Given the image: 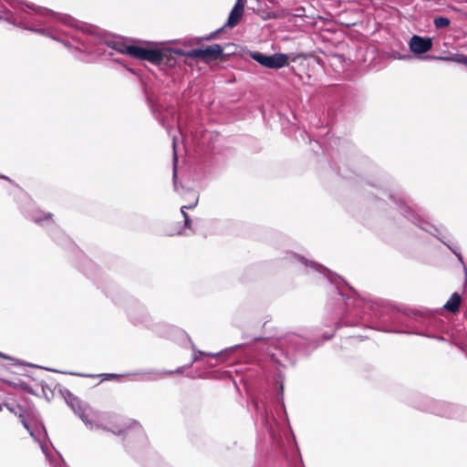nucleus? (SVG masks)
Segmentation results:
<instances>
[{"label": "nucleus", "mask_w": 467, "mask_h": 467, "mask_svg": "<svg viewBox=\"0 0 467 467\" xmlns=\"http://www.w3.org/2000/svg\"><path fill=\"white\" fill-rule=\"evenodd\" d=\"M434 25L437 28L447 27L450 25V20L444 16H439L434 19Z\"/></svg>", "instance_id": "8"}, {"label": "nucleus", "mask_w": 467, "mask_h": 467, "mask_svg": "<svg viewBox=\"0 0 467 467\" xmlns=\"http://www.w3.org/2000/svg\"><path fill=\"white\" fill-rule=\"evenodd\" d=\"M432 47L431 38L413 36L410 40V48L415 54H423L430 51Z\"/></svg>", "instance_id": "4"}, {"label": "nucleus", "mask_w": 467, "mask_h": 467, "mask_svg": "<svg viewBox=\"0 0 467 467\" xmlns=\"http://www.w3.org/2000/svg\"><path fill=\"white\" fill-rule=\"evenodd\" d=\"M112 432L116 435H119L123 432V430H117V431H112Z\"/></svg>", "instance_id": "9"}, {"label": "nucleus", "mask_w": 467, "mask_h": 467, "mask_svg": "<svg viewBox=\"0 0 467 467\" xmlns=\"http://www.w3.org/2000/svg\"><path fill=\"white\" fill-rule=\"evenodd\" d=\"M251 57L260 65L269 68H281L288 61V56L281 53L267 56L263 53L254 52Z\"/></svg>", "instance_id": "2"}, {"label": "nucleus", "mask_w": 467, "mask_h": 467, "mask_svg": "<svg viewBox=\"0 0 467 467\" xmlns=\"http://www.w3.org/2000/svg\"><path fill=\"white\" fill-rule=\"evenodd\" d=\"M198 203V197L195 198V201L189 206H182L181 209L182 214L184 217L185 225L190 227L191 220L188 213L185 212V209H192L195 207Z\"/></svg>", "instance_id": "7"}, {"label": "nucleus", "mask_w": 467, "mask_h": 467, "mask_svg": "<svg viewBox=\"0 0 467 467\" xmlns=\"http://www.w3.org/2000/svg\"><path fill=\"white\" fill-rule=\"evenodd\" d=\"M223 47L218 44H213L205 48H196L190 50L186 56L192 58H201L205 62L215 60L223 54Z\"/></svg>", "instance_id": "3"}, {"label": "nucleus", "mask_w": 467, "mask_h": 467, "mask_svg": "<svg viewBox=\"0 0 467 467\" xmlns=\"http://www.w3.org/2000/svg\"><path fill=\"white\" fill-rule=\"evenodd\" d=\"M460 304L461 296L457 293H454L448 300V302L444 305V308L447 309L448 311L455 313L459 310Z\"/></svg>", "instance_id": "6"}, {"label": "nucleus", "mask_w": 467, "mask_h": 467, "mask_svg": "<svg viewBox=\"0 0 467 467\" xmlns=\"http://www.w3.org/2000/svg\"><path fill=\"white\" fill-rule=\"evenodd\" d=\"M23 424H24L25 428L28 429V426L25 421H23Z\"/></svg>", "instance_id": "12"}, {"label": "nucleus", "mask_w": 467, "mask_h": 467, "mask_svg": "<svg viewBox=\"0 0 467 467\" xmlns=\"http://www.w3.org/2000/svg\"><path fill=\"white\" fill-rule=\"evenodd\" d=\"M244 10V3L243 0H237L234 8L232 9L226 26L229 27L235 26L241 20Z\"/></svg>", "instance_id": "5"}, {"label": "nucleus", "mask_w": 467, "mask_h": 467, "mask_svg": "<svg viewBox=\"0 0 467 467\" xmlns=\"http://www.w3.org/2000/svg\"><path fill=\"white\" fill-rule=\"evenodd\" d=\"M174 161H177L176 152L174 151Z\"/></svg>", "instance_id": "11"}, {"label": "nucleus", "mask_w": 467, "mask_h": 467, "mask_svg": "<svg viewBox=\"0 0 467 467\" xmlns=\"http://www.w3.org/2000/svg\"><path fill=\"white\" fill-rule=\"evenodd\" d=\"M119 51L132 57L147 60L154 64H159L163 59V55L161 51L138 46H124Z\"/></svg>", "instance_id": "1"}, {"label": "nucleus", "mask_w": 467, "mask_h": 467, "mask_svg": "<svg viewBox=\"0 0 467 467\" xmlns=\"http://www.w3.org/2000/svg\"><path fill=\"white\" fill-rule=\"evenodd\" d=\"M462 62H463L464 64H467V57H464V58L462 59Z\"/></svg>", "instance_id": "10"}]
</instances>
